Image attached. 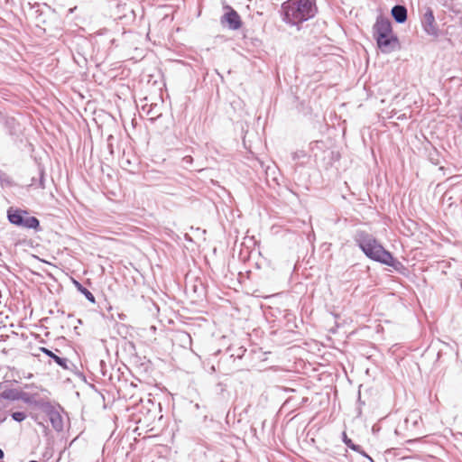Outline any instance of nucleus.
Wrapping results in <instances>:
<instances>
[{
  "mask_svg": "<svg viewBox=\"0 0 462 462\" xmlns=\"http://www.w3.org/2000/svg\"><path fill=\"white\" fill-rule=\"evenodd\" d=\"M7 217L12 224L23 227L37 228L40 224L35 217L28 216L27 212L23 210L10 208Z\"/></svg>",
  "mask_w": 462,
  "mask_h": 462,
  "instance_id": "obj_4",
  "label": "nucleus"
},
{
  "mask_svg": "<svg viewBox=\"0 0 462 462\" xmlns=\"http://www.w3.org/2000/svg\"><path fill=\"white\" fill-rule=\"evenodd\" d=\"M30 462H38V461H35V460H32V461H30Z\"/></svg>",
  "mask_w": 462,
  "mask_h": 462,
  "instance_id": "obj_18",
  "label": "nucleus"
},
{
  "mask_svg": "<svg viewBox=\"0 0 462 462\" xmlns=\"http://www.w3.org/2000/svg\"><path fill=\"white\" fill-rule=\"evenodd\" d=\"M20 399H22L24 402H26L28 404L33 405V401L32 400V398L30 396H28L27 393L20 394Z\"/></svg>",
  "mask_w": 462,
  "mask_h": 462,
  "instance_id": "obj_15",
  "label": "nucleus"
},
{
  "mask_svg": "<svg viewBox=\"0 0 462 462\" xmlns=\"http://www.w3.org/2000/svg\"><path fill=\"white\" fill-rule=\"evenodd\" d=\"M343 441L345 444L353 450H358L359 446L355 445L350 439L347 438L346 432H343Z\"/></svg>",
  "mask_w": 462,
  "mask_h": 462,
  "instance_id": "obj_13",
  "label": "nucleus"
},
{
  "mask_svg": "<svg viewBox=\"0 0 462 462\" xmlns=\"http://www.w3.org/2000/svg\"><path fill=\"white\" fill-rule=\"evenodd\" d=\"M41 350L44 354H46L48 356L52 358L60 366H61L63 368H67V361L68 360L66 358H61V357L58 356L53 352H51V350H49L45 347H42Z\"/></svg>",
  "mask_w": 462,
  "mask_h": 462,
  "instance_id": "obj_9",
  "label": "nucleus"
},
{
  "mask_svg": "<svg viewBox=\"0 0 462 462\" xmlns=\"http://www.w3.org/2000/svg\"><path fill=\"white\" fill-rule=\"evenodd\" d=\"M228 11L223 15L222 23H227L228 27L232 30H237L241 26V21L238 14L230 7Z\"/></svg>",
  "mask_w": 462,
  "mask_h": 462,
  "instance_id": "obj_6",
  "label": "nucleus"
},
{
  "mask_svg": "<svg viewBox=\"0 0 462 462\" xmlns=\"http://www.w3.org/2000/svg\"><path fill=\"white\" fill-rule=\"evenodd\" d=\"M422 28L424 32L433 37H438L439 33V27L435 21L433 11L430 7H425L424 13L420 19Z\"/></svg>",
  "mask_w": 462,
  "mask_h": 462,
  "instance_id": "obj_5",
  "label": "nucleus"
},
{
  "mask_svg": "<svg viewBox=\"0 0 462 462\" xmlns=\"http://www.w3.org/2000/svg\"><path fill=\"white\" fill-rule=\"evenodd\" d=\"M183 161L186 162H191L192 158L190 156H186V157L183 158Z\"/></svg>",
  "mask_w": 462,
  "mask_h": 462,
  "instance_id": "obj_16",
  "label": "nucleus"
},
{
  "mask_svg": "<svg viewBox=\"0 0 462 462\" xmlns=\"http://www.w3.org/2000/svg\"><path fill=\"white\" fill-rule=\"evenodd\" d=\"M374 30L377 45L381 51L385 53L393 51L398 41L393 34L390 22L383 18L377 19Z\"/></svg>",
  "mask_w": 462,
  "mask_h": 462,
  "instance_id": "obj_3",
  "label": "nucleus"
},
{
  "mask_svg": "<svg viewBox=\"0 0 462 462\" xmlns=\"http://www.w3.org/2000/svg\"><path fill=\"white\" fill-rule=\"evenodd\" d=\"M79 290L86 296V298L90 302H95V297L94 295L86 288L82 287L79 283H78Z\"/></svg>",
  "mask_w": 462,
  "mask_h": 462,
  "instance_id": "obj_12",
  "label": "nucleus"
},
{
  "mask_svg": "<svg viewBox=\"0 0 462 462\" xmlns=\"http://www.w3.org/2000/svg\"><path fill=\"white\" fill-rule=\"evenodd\" d=\"M392 15L397 23H402L407 19V9L403 5H397L392 9Z\"/></svg>",
  "mask_w": 462,
  "mask_h": 462,
  "instance_id": "obj_8",
  "label": "nucleus"
},
{
  "mask_svg": "<svg viewBox=\"0 0 462 462\" xmlns=\"http://www.w3.org/2000/svg\"><path fill=\"white\" fill-rule=\"evenodd\" d=\"M1 397L3 399L14 401L20 399V393L15 390H6L1 393Z\"/></svg>",
  "mask_w": 462,
  "mask_h": 462,
  "instance_id": "obj_11",
  "label": "nucleus"
},
{
  "mask_svg": "<svg viewBox=\"0 0 462 462\" xmlns=\"http://www.w3.org/2000/svg\"><path fill=\"white\" fill-rule=\"evenodd\" d=\"M355 240L367 257L392 265L393 255L372 235L359 231L356 235Z\"/></svg>",
  "mask_w": 462,
  "mask_h": 462,
  "instance_id": "obj_2",
  "label": "nucleus"
},
{
  "mask_svg": "<svg viewBox=\"0 0 462 462\" xmlns=\"http://www.w3.org/2000/svg\"><path fill=\"white\" fill-rule=\"evenodd\" d=\"M33 405L42 410L45 414L53 407L50 402L43 400L33 401Z\"/></svg>",
  "mask_w": 462,
  "mask_h": 462,
  "instance_id": "obj_10",
  "label": "nucleus"
},
{
  "mask_svg": "<svg viewBox=\"0 0 462 462\" xmlns=\"http://www.w3.org/2000/svg\"><path fill=\"white\" fill-rule=\"evenodd\" d=\"M12 418L18 422H21L25 420L26 415L24 412L22 411H15L12 413Z\"/></svg>",
  "mask_w": 462,
  "mask_h": 462,
  "instance_id": "obj_14",
  "label": "nucleus"
},
{
  "mask_svg": "<svg viewBox=\"0 0 462 462\" xmlns=\"http://www.w3.org/2000/svg\"><path fill=\"white\" fill-rule=\"evenodd\" d=\"M4 457V451L0 448V459Z\"/></svg>",
  "mask_w": 462,
  "mask_h": 462,
  "instance_id": "obj_17",
  "label": "nucleus"
},
{
  "mask_svg": "<svg viewBox=\"0 0 462 462\" xmlns=\"http://www.w3.org/2000/svg\"><path fill=\"white\" fill-rule=\"evenodd\" d=\"M46 415L49 417L50 421L52 425V427L60 431L63 429V420L62 417L58 411L57 408L54 406L46 413Z\"/></svg>",
  "mask_w": 462,
  "mask_h": 462,
  "instance_id": "obj_7",
  "label": "nucleus"
},
{
  "mask_svg": "<svg viewBox=\"0 0 462 462\" xmlns=\"http://www.w3.org/2000/svg\"><path fill=\"white\" fill-rule=\"evenodd\" d=\"M283 21L291 25H297L312 18L317 7L312 0H288L282 5Z\"/></svg>",
  "mask_w": 462,
  "mask_h": 462,
  "instance_id": "obj_1",
  "label": "nucleus"
}]
</instances>
